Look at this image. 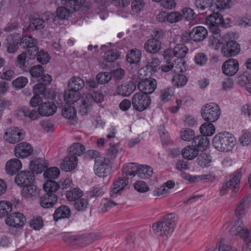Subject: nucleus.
Returning <instances> with one entry per match:
<instances>
[{"label":"nucleus","mask_w":251,"mask_h":251,"mask_svg":"<svg viewBox=\"0 0 251 251\" xmlns=\"http://www.w3.org/2000/svg\"><path fill=\"white\" fill-rule=\"evenodd\" d=\"M201 115L205 121L213 123L220 118L221 110L217 104L210 102L204 104L201 107Z\"/></svg>","instance_id":"5"},{"label":"nucleus","mask_w":251,"mask_h":251,"mask_svg":"<svg viewBox=\"0 0 251 251\" xmlns=\"http://www.w3.org/2000/svg\"><path fill=\"white\" fill-rule=\"evenodd\" d=\"M19 39L14 35H10L6 39L5 47L6 51L9 53H14L19 49Z\"/></svg>","instance_id":"29"},{"label":"nucleus","mask_w":251,"mask_h":251,"mask_svg":"<svg viewBox=\"0 0 251 251\" xmlns=\"http://www.w3.org/2000/svg\"><path fill=\"white\" fill-rule=\"evenodd\" d=\"M80 98V93L78 91L69 89L65 91L64 100L68 103H73L77 101Z\"/></svg>","instance_id":"38"},{"label":"nucleus","mask_w":251,"mask_h":251,"mask_svg":"<svg viewBox=\"0 0 251 251\" xmlns=\"http://www.w3.org/2000/svg\"><path fill=\"white\" fill-rule=\"evenodd\" d=\"M57 201L58 197L55 194L46 193L40 197V203L42 207L50 208L53 207Z\"/></svg>","instance_id":"21"},{"label":"nucleus","mask_w":251,"mask_h":251,"mask_svg":"<svg viewBox=\"0 0 251 251\" xmlns=\"http://www.w3.org/2000/svg\"><path fill=\"white\" fill-rule=\"evenodd\" d=\"M232 176L230 180L222 185L220 191L221 196L226 194L228 189L231 190L232 196H234V193H237L239 191L240 179L242 176L241 171L238 170Z\"/></svg>","instance_id":"6"},{"label":"nucleus","mask_w":251,"mask_h":251,"mask_svg":"<svg viewBox=\"0 0 251 251\" xmlns=\"http://www.w3.org/2000/svg\"><path fill=\"white\" fill-rule=\"evenodd\" d=\"M26 222V219L23 214L20 212H13L5 219L7 225L14 227H22Z\"/></svg>","instance_id":"14"},{"label":"nucleus","mask_w":251,"mask_h":251,"mask_svg":"<svg viewBox=\"0 0 251 251\" xmlns=\"http://www.w3.org/2000/svg\"><path fill=\"white\" fill-rule=\"evenodd\" d=\"M120 56V54L118 50H108L105 53L104 59L107 62H113L117 60Z\"/></svg>","instance_id":"56"},{"label":"nucleus","mask_w":251,"mask_h":251,"mask_svg":"<svg viewBox=\"0 0 251 251\" xmlns=\"http://www.w3.org/2000/svg\"><path fill=\"white\" fill-rule=\"evenodd\" d=\"M28 83V79L25 76H20L12 81V85L17 89L24 88Z\"/></svg>","instance_id":"63"},{"label":"nucleus","mask_w":251,"mask_h":251,"mask_svg":"<svg viewBox=\"0 0 251 251\" xmlns=\"http://www.w3.org/2000/svg\"><path fill=\"white\" fill-rule=\"evenodd\" d=\"M201 135H205L206 137L211 136L215 131L214 126L212 123L206 122L203 123L200 128Z\"/></svg>","instance_id":"43"},{"label":"nucleus","mask_w":251,"mask_h":251,"mask_svg":"<svg viewBox=\"0 0 251 251\" xmlns=\"http://www.w3.org/2000/svg\"><path fill=\"white\" fill-rule=\"evenodd\" d=\"M33 152L31 146L26 142H21L15 146L14 153L16 157L25 158L29 156Z\"/></svg>","instance_id":"16"},{"label":"nucleus","mask_w":251,"mask_h":251,"mask_svg":"<svg viewBox=\"0 0 251 251\" xmlns=\"http://www.w3.org/2000/svg\"><path fill=\"white\" fill-rule=\"evenodd\" d=\"M37 41L31 35L24 36L21 40L20 45L23 49H29L28 51L30 55H34L38 50L37 46Z\"/></svg>","instance_id":"15"},{"label":"nucleus","mask_w":251,"mask_h":251,"mask_svg":"<svg viewBox=\"0 0 251 251\" xmlns=\"http://www.w3.org/2000/svg\"><path fill=\"white\" fill-rule=\"evenodd\" d=\"M214 0H193V3L196 9L203 11L206 9L211 11L214 9L212 7Z\"/></svg>","instance_id":"34"},{"label":"nucleus","mask_w":251,"mask_h":251,"mask_svg":"<svg viewBox=\"0 0 251 251\" xmlns=\"http://www.w3.org/2000/svg\"><path fill=\"white\" fill-rule=\"evenodd\" d=\"M44 72V68L40 65H35L29 70L32 77L39 78Z\"/></svg>","instance_id":"64"},{"label":"nucleus","mask_w":251,"mask_h":251,"mask_svg":"<svg viewBox=\"0 0 251 251\" xmlns=\"http://www.w3.org/2000/svg\"><path fill=\"white\" fill-rule=\"evenodd\" d=\"M160 60L158 58H151L148 60L147 67L153 72H156L160 68Z\"/></svg>","instance_id":"62"},{"label":"nucleus","mask_w":251,"mask_h":251,"mask_svg":"<svg viewBox=\"0 0 251 251\" xmlns=\"http://www.w3.org/2000/svg\"><path fill=\"white\" fill-rule=\"evenodd\" d=\"M229 2L228 0H216L215 1L214 0L212 6L214 9H212V11L219 13L222 10L229 7Z\"/></svg>","instance_id":"48"},{"label":"nucleus","mask_w":251,"mask_h":251,"mask_svg":"<svg viewBox=\"0 0 251 251\" xmlns=\"http://www.w3.org/2000/svg\"><path fill=\"white\" fill-rule=\"evenodd\" d=\"M60 170L57 167H50L44 172L43 175L47 180L55 179L59 176Z\"/></svg>","instance_id":"50"},{"label":"nucleus","mask_w":251,"mask_h":251,"mask_svg":"<svg viewBox=\"0 0 251 251\" xmlns=\"http://www.w3.org/2000/svg\"><path fill=\"white\" fill-rule=\"evenodd\" d=\"M198 164L202 167H207L209 166L211 161V157L205 153H201L197 158Z\"/></svg>","instance_id":"55"},{"label":"nucleus","mask_w":251,"mask_h":251,"mask_svg":"<svg viewBox=\"0 0 251 251\" xmlns=\"http://www.w3.org/2000/svg\"><path fill=\"white\" fill-rule=\"evenodd\" d=\"M84 86L85 82L84 80L78 76H73L68 82L69 89L75 91H79Z\"/></svg>","instance_id":"35"},{"label":"nucleus","mask_w":251,"mask_h":251,"mask_svg":"<svg viewBox=\"0 0 251 251\" xmlns=\"http://www.w3.org/2000/svg\"><path fill=\"white\" fill-rule=\"evenodd\" d=\"M82 195V191L80 189L75 188L66 192V198L69 201H75Z\"/></svg>","instance_id":"46"},{"label":"nucleus","mask_w":251,"mask_h":251,"mask_svg":"<svg viewBox=\"0 0 251 251\" xmlns=\"http://www.w3.org/2000/svg\"><path fill=\"white\" fill-rule=\"evenodd\" d=\"M251 197L245 196L239 201L235 209V214L237 219L234 225L231 227L229 233L237 236L243 240L245 243V251H251V226H246L241 218L244 216L251 206Z\"/></svg>","instance_id":"1"},{"label":"nucleus","mask_w":251,"mask_h":251,"mask_svg":"<svg viewBox=\"0 0 251 251\" xmlns=\"http://www.w3.org/2000/svg\"><path fill=\"white\" fill-rule=\"evenodd\" d=\"M224 39L221 34H212L209 39V44L215 50H217L220 44H223Z\"/></svg>","instance_id":"47"},{"label":"nucleus","mask_w":251,"mask_h":251,"mask_svg":"<svg viewBox=\"0 0 251 251\" xmlns=\"http://www.w3.org/2000/svg\"><path fill=\"white\" fill-rule=\"evenodd\" d=\"M35 55L36 56L37 61L42 64H46L50 59L49 54L44 50H38L32 56Z\"/></svg>","instance_id":"51"},{"label":"nucleus","mask_w":251,"mask_h":251,"mask_svg":"<svg viewBox=\"0 0 251 251\" xmlns=\"http://www.w3.org/2000/svg\"><path fill=\"white\" fill-rule=\"evenodd\" d=\"M181 138L185 141L194 140L195 138L194 131L190 128H183L180 131Z\"/></svg>","instance_id":"54"},{"label":"nucleus","mask_w":251,"mask_h":251,"mask_svg":"<svg viewBox=\"0 0 251 251\" xmlns=\"http://www.w3.org/2000/svg\"><path fill=\"white\" fill-rule=\"evenodd\" d=\"M85 151L84 146L78 143L73 144L69 149L70 155H75L76 156L82 154Z\"/></svg>","instance_id":"44"},{"label":"nucleus","mask_w":251,"mask_h":251,"mask_svg":"<svg viewBox=\"0 0 251 251\" xmlns=\"http://www.w3.org/2000/svg\"><path fill=\"white\" fill-rule=\"evenodd\" d=\"M56 106L52 101H47L39 105L38 110L36 109L30 110L26 106H22L15 111V115L19 120L29 119L36 120L42 116L52 115L56 112Z\"/></svg>","instance_id":"2"},{"label":"nucleus","mask_w":251,"mask_h":251,"mask_svg":"<svg viewBox=\"0 0 251 251\" xmlns=\"http://www.w3.org/2000/svg\"><path fill=\"white\" fill-rule=\"evenodd\" d=\"M172 72L176 74H179L187 70L186 64L183 59L177 58L172 63Z\"/></svg>","instance_id":"39"},{"label":"nucleus","mask_w":251,"mask_h":251,"mask_svg":"<svg viewBox=\"0 0 251 251\" xmlns=\"http://www.w3.org/2000/svg\"><path fill=\"white\" fill-rule=\"evenodd\" d=\"M112 77V75L110 73L101 72L97 75L96 80L100 84H105L111 80Z\"/></svg>","instance_id":"57"},{"label":"nucleus","mask_w":251,"mask_h":251,"mask_svg":"<svg viewBox=\"0 0 251 251\" xmlns=\"http://www.w3.org/2000/svg\"><path fill=\"white\" fill-rule=\"evenodd\" d=\"M206 22L209 25V30L213 34H221L219 25L224 26L222 16L217 12H214L206 18Z\"/></svg>","instance_id":"9"},{"label":"nucleus","mask_w":251,"mask_h":251,"mask_svg":"<svg viewBox=\"0 0 251 251\" xmlns=\"http://www.w3.org/2000/svg\"><path fill=\"white\" fill-rule=\"evenodd\" d=\"M22 168V162L17 158H12L8 160L5 165L6 173L11 176L15 175Z\"/></svg>","instance_id":"24"},{"label":"nucleus","mask_w":251,"mask_h":251,"mask_svg":"<svg viewBox=\"0 0 251 251\" xmlns=\"http://www.w3.org/2000/svg\"><path fill=\"white\" fill-rule=\"evenodd\" d=\"M199 151L192 146H187L181 151V154L184 158L192 160L196 158L199 154Z\"/></svg>","instance_id":"37"},{"label":"nucleus","mask_w":251,"mask_h":251,"mask_svg":"<svg viewBox=\"0 0 251 251\" xmlns=\"http://www.w3.org/2000/svg\"><path fill=\"white\" fill-rule=\"evenodd\" d=\"M157 82L152 78L142 79L138 84V88L141 93L147 95L151 94L156 88Z\"/></svg>","instance_id":"12"},{"label":"nucleus","mask_w":251,"mask_h":251,"mask_svg":"<svg viewBox=\"0 0 251 251\" xmlns=\"http://www.w3.org/2000/svg\"><path fill=\"white\" fill-rule=\"evenodd\" d=\"M12 210V204L10 202L0 201V218L8 217Z\"/></svg>","instance_id":"49"},{"label":"nucleus","mask_w":251,"mask_h":251,"mask_svg":"<svg viewBox=\"0 0 251 251\" xmlns=\"http://www.w3.org/2000/svg\"><path fill=\"white\" fill-rule=\"evenodd\" d=\"M110 159L101 157L95 160L94 172L100 177L106 176L110 172Z\"/></svg>","instance_id":"8"},{"label":"nucleus","mask_w":251,"mask_h":251,"mask_svg":"<svg viewBox=\"0 0 251 251\" xmlns=\"http://www.w3.org/2000/svg\"><path fill=\"white\" fill-rule=\"evenodd\" d=\"M94 104V99L91 94H86L84 96L82 104L80 105L79 112L82 115L86 114L91 111Z\"/></svg>","instance_id":"23"},{"label":"nucleus","mask_w":251,"mask_h":251,"mask_svg":"<svg viewBox=\"0 0 251 251\" xmlns=\"http://www.w3.org/2000/svg\"><path fill=\"white\" fill-rule=\"evenodd\" d=\"M4 138L8 143L15 144L24 139V134L21 129L13 127L9 128L5 133Z\"/></svg>","instance_id":"11"},{"label":"nucleus","mask_w":251,"mask_h":251,"mask_svg":"<svg viewBox=\"0 0 251 251\" xmlns=\"http://www.w3.org/2000/svg\"><path fill=\"white\" fill-rule=\"evenodd\" d=\"M239 69L238 61L234 59H229L225 61L222 65L223 73L229 76L235 75Z\"/></svg>","instance_id":"19"},{"label":"nucleus","mask_w":251,"mask_h":251,"mask_svg":"<svg viewBox=\"0 0 251 251\" xmlns=\"http://www.w3.org/2000/svg\"><path fill=\"white\" fill-rule=\"evenodd\" d=\"M43 221L40 216L34 217L30 221V227L34 230H40L43 226Z\"/></svg>","instance_id":"60"},{"label":"nucleus","mask_w":251,"mask_h":251,"mask_svg":"<svg viewBox=\"0 0 251 251\" xmlns=\"http://www.w3.org/2000/svg\"><path fill=\"white\" fill-rule=\"evenodd\" d=\"M48 167V164L45 162L42 158H39L35 160L31 161L29 164L30 170L33 173H41L46 168Z\"/></svg>","instance_id":"27"},{"label":"nucleus","mask_w":251,"mask_h":251,"mask_svg":"<svg viewBox=\"0 0 251 251\" xmlns=\"http://www.w3.org/2000/svg\"><path fill=\"white\" fill-rule=\"evenodd\" d=\"M58 183L53 180H47L43 185L44 191L48 194H54L58 188Z\"/></svg>","instance_id":"45"},{"label":"nucleus","mask_w":251,"mask_h":251,"mask_svg":"<svg viewBox=\"0 0 251 251\" xmlns=\"http://www.w3.org/2000/svg\"><path fill=\"white\" fill-rule=\"evenodd\" d=\"M76 114L75 107L72 106H65L62 110V116L66 119H74L75 117Z\"/></svg>","instance_id":"58"},{"label":"nucleus","mask_w":251,"mask_h":251,"mask_svg":"<svg viewBox=\"0 0 251 251\" xmlns=\"http://www.w3.org/2000/svg\"><path fill=\"white\" fill-rule=\"evenodd\" d=\"M71 214L69 207L65 205L58 207L53 214V219L55 222L62 219L69 218Z\"/></svg>","instance_id":"28"},{"label":"nucleus","mask_w":251,"mask_h":251,"mask_svg":"<svg viewBox=\"0 0 251 251\" xmlns=\"http://www.w3.org/2000/svg\"><path fill=\"white\" fill-rule=\"evenodd\" d=\"M209 144V141L205 135H199L195 137L192 142V146L195 147L199 151H205Z\"/></svg>","instance_id":"25"},{"label":"nucleus","mask_w":251,"mask_h":251,"mask_svg":"<svg viewBox=\"0 0 251 251\" xmlns=\"http://www.w3.org/2000/svg\"><path fill=\"white\" fill-rule=\"evenodd\" d=\"M174 96V91L171 88H166L160 91L159 98L161 101L166 102L171 100Z\"/></svg>","instance_id":"53"},{"label":"nucleus","mask_w":251,"mask_h":251,"mask_svg":"<svg viewBox=\"0 0 251 251\" xmlns=\"http://www.w3.org/2000/svg\"><path fill=\"white\" fill-rule=\"evenodd\" d=\"M141 57V52L137 49H134L129 50L126 59L130 64L137 65L140 61Z\"/></svg>","instance_id":"32"},{"label":"nucleus","mask_w":251,"mask_h":251,"mask_svg":"<svg viewBox=\"0 0 251 251\" xmlns=\"http://www.w3.org/2000/svg\"><path fill=\"white\" fill-rule=\"evenodd\" d=\"M45 26L44 20L38 15L32 16L30 18L29 29L32 30H38L43 29Z\"/></svg>","instance_id":"31"},{"label":"nucleus","mask_w":251,"mask_h":251,"mask_svg":"<svg viewBox=\"0 0 251 251\" xmlns=\"http://www.w3.org/2000/svg\"><path fill=\"white\" fill-rule=\"evenodd\" d=\"M160 41L155 38L148 40L144 44L146 51L150 53H155L159 51L161 48Z\"/></svg>","instance_id":"26"},{"label":"nucleus","mask_w":251,"mask_h":251,"mask_svg":"<svg viewBox=\"0 0 251 251\" xmlns=\"http://www.w3.org/2000/svg\"><path fill=\"white\" fill-rule=\"evenodd\" d=\"M77 158L75 155L67 156L63 160L60 165L62 170L69 172L74 170L77 166Z\"/></svg>","instance_id":"22"},{"label":"nucleus","mask_w":251,"mask_h":251,"mask_svg":"<svg viewBox=\"0 0 251 251\" xmlns=\"http://www.w3.org/2000/svg\"><path fill=\"white\" fill-rule=\"evenodd\" d=\"M188 51V48L184 44H180L175 46L173 52L174 56L177 57V58L183 59Z\"/></svg>","instance_id":"42"},{"label":"nucleus","mask_w":251,"mask_h":251,"mask_svg":"<svg viewBox=\"0 0 251 251\" xmlns=\"http://www.w3.org/2000/svg\"><path fill=\"white\" fill-rule=\"evenodd\" d=\"M151 101L149 95L141 92L134 94L131 99L133 108L136 111L142 112L146 109Z\"/></svg>","instance_id":"7"},{"label":"nucleus","mask_w":251,"mask_h":251,"mask_svg":"<svg viewBox=\"0 0 251 251\" xmlns=\"http://www.w3.org/2000/svg\"><path fill=\"white\" fill-rule=\"evenodd\" d=\"M136 89L135 84L131 81L122 84L117 87L116 92L118 95L123 97L129 96Z\"/></svg>","instance_id":"20"},{"label":"nucleus","mask_w":251,"mask_h":251,"mask_svg":"<svg viewBox=\"0 0 251 251\" xmlns=\"http://www.w3.org/2000/svg\"><path fill=\"white\" fill-rule=\"evenodd\" d=\"M177 221L178 217L176 214L170 213L153 224L152 229L156 235L168 238L173 233Z\"/></svg>","instance_id":"3"},{"label":"nucleus","mask_w":251,"mask_h":251,"mask_svg":"<svg viewBox=\"0 0 251 251\" xmlns=\"http://www.w3.org/2000/svg\"><path fill=\"white\" fill-rule=\"evenodd\" d=\"M28 61L29 58H27L26 53L23 52L17 56L16 64L21 70L27 71L29 66Z\"/></svg>","instance_id":"36"},{"label":"nucleus","mask_w":251,"mask_h":251,"mask_svg":"<svg viewBox=\"0 0 251 251\" xmlns=\"http://www.w3.org/2000/svg\"><path fill=\"white\" fill-rule=\"evenodd\" d=\"M88 205L89 203L87 199H80L75 201L74 204V207L77 211L83 212L86 210Z\"/></svg>","instance_id":"61"},{"label":"nucleus","mask_w":251,"mask_h":251,"mask_svg":"<svg viewBox=\"0 0 251 251\" xmlns=\"http://www.w3.org/2000/svg\"><path fill=\"white\" fill-rule=\"evenodd\" d=\"M236 139L234 136L227 132L220 133L215 135L212 140L214 147L220 151L227 152L234 146Z\"/></svg>","instance_id":"4"},{"label":"nucleus","mask_w":251,"mask_h":251,"mask_svg":"<svg viewBox=\"0 0 251 251\" xmlns=\"http://www.w3.org/2000/svg\"><path fill=\"white\" fill-rule=\"evenodd\" d=\"M34 180V175L30 170L21 172L16 176L15 179V182L20 187L33 183Z\"/></svg>","instance_id":"13"},{"label":"nucleus","mask_w":251,"mask_h":251,"mask_svg":"<svg viewBox=\"0 0 251 251\" xmlns=\"http://www.w3.org/2000/svg\"><path fill=\"white\" fill-rule=\"evenodd\" d=\"M23 187L21 194L25 199H31L33 197H36L38 194L37 187L32 183Z\"/></svg>","instance_id":"33"},{"label":"nucleus","mask_w":251,"mask_h":251,"mask_svg":"<svg viewBox=\"0 0 251 251\" xmlns=\"http://www.w3.org/2000/svg\"><path fill=\"white\" fill-rule=\"evenodd\" d=\"M187 81L186 77L181 74H176L172 78V82L174 85L177 87L184 86Z\"/></svg>","instance_id":"52"},{"label":"nucleus","mask_w":251,"mask_h":251,"mask_svg":"<svg viewBox=\"0 0 251 251\" xmlns=\"http://www.w3.org/2000/svg\"><path fill=\"white\" fill-rule=\"evenodd\" d=\"M86 0H61L62 4L69 8L72 11H78L80 6L85 3Z\"/></svg>","instance_id":"41"},{"label":"nucleus","mask_w":251,"mask_h":251,"mask_svg":"<svg viewBox=\"0 0 251 251\" xmlns=\"http://www.w3.org/2000/svg\"><path fill=\"white\" fill-rule=\"evenodd\" d=\"M128 178L126 176L119 177L113 182L110 191V196L116 198L121 195L122 191L128 185Z\"/></svg>","instance_id":"10"},{"label":"nucleus","mask_w":251,"mask_h":251,"mask_svg":"<svg viewBox=\"0 0 251 251\" xmlns=\"http://www.w3.org/2000/svg\"><path fill=\"white\" fill-rule=\"evenodd\" d=\"M41 18H43L45 23L46 22L48 24H51L53 23L55 25H57L59 23V20H58L55 15L49 11L46 12L42 14Z\"/></svg>","instance_id":"59"},{"label":"nucleus","mask_w":251,"mask_h":251,"mask_svg":"<svg viewBox=\"0 0 251 251\" xmlns=\"http://www.w3.org/2000/svg\"><path fill=\"white\" fill-rule=\"evenodd\" d=\"M240 50V46L235 41L226 42L222 48V53L224 56L230 57L238 54Z\"/></svg>","instance_id":"17"},{"label":"nucleus","mask_w":251,"mask_h":251,"mask_svg":"<svg viewBox=\"0 0 251 251\" xmlns=\"http://www.w3.org/2000/svg\"><path fill=\"white\" fill-rule=\"evenodd\" d=\"M139 165L135 163H128L125 164L122 168V174L124 176H134L137 175Z\"/></svg>","instance_id":"30"},{"label":"nucleus","mask_w":251,"mask_h":251,"mask_svg":"<svg viewBox=\"0 0 251 251\" xmlns=\"http://www.w3.org/2000/svg\"><path fill=\"white\" fill-rule=\"evenodd\" d=\"M208 32L206 28L202 26L194 27L189 32L190 40L195 42L203 41L207 36Z\"/></svg>","instance_id":"18"},{"label":"nucleus","mask_w":251,"mask_h":251,"mask_svg":"<svg viewBox=\"0 0 251 251\" xmlns=\"http://www.w3.org/2000/svg\"><path fill=\"white\" fill-rule=\"evenodd\" d=\"M153 174L152 168L147 165H139L137 176L143 179H148Z\"/></svg>","instance_id":"40"}]
</instances>
